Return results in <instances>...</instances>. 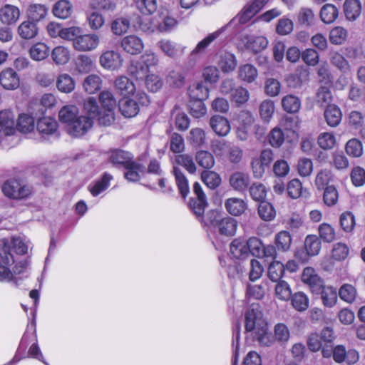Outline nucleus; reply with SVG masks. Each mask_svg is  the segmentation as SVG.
Returning a JSON list of instances; mask_svg holds the SVG:
<instances>
[{
	"label": "nucleus",
	"mask_w": 365,
	"mask_h": 365,
	"mask_svg": "<svg viewBox=\"0 0 365 365\" xmlns=\"http://www.w3.org/2000/svg\"><path fill=\"white\" fill-rule=\"evenodd\" d=\"M318 294H321L324 306L332 307L336 304L337 302V292L335 288L330 286H324V283H322Z\"/></svg>",
	"instance_id": "2f4dec72"
},
{
	"label": "nucleus",
	"mask_w": 365,
	"mask_h": 365,
	"mask_svg": "<svg viewBox=\"0 0 365 365\" xmlns=\"http://www.w3.org/2000/svg\"><path fill=\"white\" fill-rule=\"evenodd\" d=\"M270 0H250L240 16V22L245 24L257 14Z\"/></svg>",
	"instance_id": "a211bd4d"
},
{
	"label": "nucleus",
	"mask_w": 365,
	"mask_h": 365,
	"mask_svg": "<svg viewBox=\"0 0 365 365\" xmlns=\"http://www.w3.org/2000/svg\"><path fill=\"white\" fill-rule=\"evenodd\" d=\"M250 181L249 175L243 172H235L230 178V185L236 190H245Z\"/></svg>",
	"instance_id": "37998d69"
},
{
	"label": "nucleus",
	"mask_w": 365,
	"mask_h": 365,
	"mask_svg": "<svg viewBox=\"0 0 365 365\" xmlns=\"http://www.w3.org/2000/svg\"><path fill=\"white\" fill-rule=\"evenodd\" d=\"M258 214L264 221H271L274 219L276 212L272 205L267 201H262L258 206Z\"/></svg>",
	"instance_id": "680f3d73"
},
{
	"label": "nucleus",
	"mask_w": 365,
	"mask_h": 365,
	"mask_svg": "<svg viewBox=\"0 0 365 365\" xmlns=\"http://www.w3.org/2000/svg\"><path fill=\"white\" fill-rule=\"evenodd\" d=\"M339 15L337 8L331 4L324 5L320 11V17L322 21L327 24L334 22Z\"/></svg>",
	"instance_id": "09e8293b"
},
{
	"label": "nucleus",
	"mask_w": 365,
	"mask_h": 365,
	"mask_svg": "<svg viewBox=\"0 0 365 365\" xmlns=\"http://www.w3.org/2000/svg\"><path fill=\"white\" fill-rule=\"evenodd\" d=\"M48 12V7L41 4H31L27 9L29 19L36 24L43 20L46 17Z\"/></svg>",
	"instance_id": "c85d7f7f"
},
{
	"label": "nucleus",
	"mask_w": 365,
	"mask_h": 365,
	"mask_svg": "<svg viewBox=\"0 0 365 365\" xmlns=\"http://www.w3.org/2000/svg\"><path fill=\"white\" fill-rule=\"evenodd\" d=\"M349 255V247L343 242L334 244L331 250V259L336 262L345 260Z\"/></svg>",
	"instance_id": "4d7b16f0"
},
{
	"label": "nucleus",
	"mask_w": 365,
	"mask_h": 365,
	"mask_svg": "<svg viewBox=\"0 0 365 365\" xmlns=\"http://www.w3.org/2000/svg\"><path fill=\"white\" fill-rule=\"evenodd\" d=\"M99 63L106 70L117 71L122 67L123 58L119 52L113 50H106L101 54Z\"/></svg>",
	"instance_id": "1a4fd4ad"
},
{
	"label": "nucleus",
	"mask_w": 365,
	"mask_h": 365,
	"mask_svg": "<svg viewBox=\"0 0 365 365\" xmlns=\"http://www.w3.org/2000/svg\"><path fill=\"white\" fill-rule=\"evenodd\" d=\"M189 95L195 101H204L209 96V90L202 83H197L189 88Z\"/></svg>",
	"instance_id": "3c124183"
},
{
	"label": "nucleus",
	"mask_w": 365,
	"mask_h": 365,
	"mask_svg": "<svg viewBox=\"0 0 365 365\" xmlns=\"http://www.w3.org/2000/svg\"><path fill=\"white\" fill-rule=\"evenodd\" d=\"M217 64L223 73L232 72L237 66L236 57L230 52H222L219 55Z\"/></svg>",
	"instance_id": "cd10ccee"
},
{
	"label": "nucleus",
	"mask_w": 365,
	"mask_h": 365,
	"mask_svg": "<svg viewBox=\"0 0 365 365\" xmlns=\"http://www.w3.org/2000/svg\"><path fill=\"white\" fill-rule=\"evenodd\" d=\"M314 165L311 159L307 158H299L297 164V170L299 175L302 178L309 177L313 172Z\"/></svg>",
	"instance_id": "338daca9"
},
{
	"label": "nucleus",
	"mask_w": 365,
	"mask_h": 365,
	"mask_svg": "<svg viewBox=\"0 0 365 365\" xmlns=\"http://www.w3.org/2000/svg\"><path fill=\"white\" fill-rule=\"evenodd\" d=\"M158 15L161 19L158 23V30L160 32H169L173 29L177 24V20L170 15L168 9L165 6H160Z\"/></svg>",
	"instance_id": "412c9836"
},
{
	"label": "nucleus",
	"mask_w": 365,
	"mask_h": 365,
	"mask_svg": "<svg viewBox=\"0 0 365 365\" xmlns=\"http://www.w3.org/2000/svg\"><path fill=\"white\" fill-rule=\"evenodd\" d=\"M58 128L56 120L49 116L42 117L36 123V129L43 138L57 136Z\"/></svg>",
	"instance_id": "f8f14e48"
},
{
	"label": "nucleus",
	"mask_w": 365,
	"mask_h": 365,
	"mask_svg": "<svg viewBox=\"0 0 365 365\" xmlns=\"http://www.w3.org/2000/svg\"><path fill=\"white\" fill-rule=\"evenodd\" d=\"M51 58L57 65H65L71 58V52L68 48L63 46L55 47L51 51Z\"/></svg>",
	"instance_id": "58836bf2"
},
{
	"label": "nucleus",
	"mask_w": 365,
	"mask_h": 365,
	"mask_svg": "<svg viewBox=\"0 0 365 365\" xmlns=\"http://www.w3.org/2000/svg\"><path fill=\"white\" fill-rule=\"evenodd\" d=\"M133 6L143 15L153 14L158 9L157 0H133Z\"/></svg>",
	"instance_id": "f704fd0d"
},
{
	"label": "nucleus",
	"mask_w": 365,
	"mask_h": 365,
	"mask_svg": "<svg viewBox=\"0 0 365 365\" xmlns=\"http://www.w3.org/2000/svg\"><path fill=\"white\" fill-rule=\"evenodd\" d=\"M302 59L307 66L314 67L319 62V54L315 48H307L302 51Z\"/></svg>",
	"instance_id": "774afa93"
},
{
	"label": "nucleus",
	"mask_w": 365,
	"mask_h": 365,
	"mask_svg": "<svg viewBox=\"0 0 365 365\" xmlns=\"http://www.w3.org/2000/svg\"><path fill=\"white\" fill-rule=\"evenodd\" d=\"M123 50L130 55H138L144 48L143 40L136 35H128L123 38L120 42Z\"/></svg>",
	"instance_id": "4468645a"
},
{
	"label": "nucleus",
	"mask_w": 365,
	"mask_h": 365,
	"mask_svg": "<svg viewBox=\"0 0 365 365\" xmlns=\"http://www.w3.org/2000/svg\"><path fill=\"white\" fill-rule=\"evenodd\" d=\"M212 130L219 136H226L230 132V124L228 120L221 115H213L210 120Z\"/></svg>",
	"instance_id": "5701e85b"
},
{
	"label": "nucleus",
	"mask_w": 365,
	"mask_h": 365,
	"mask_svg": "<svg viewBox=\"0 0 365 365\" xmlns=\"http://www.w3.org/2000/svg\"><path fill=\"white\" fill-rule=\"evenodd\" d=\"M331 63L341 71L346 73L350 71L351 66L344 56L337 51H331L329 53Z\"/></svg>",
	"instance_id": "c03bdc74"
},
{
	"label": "nucleus",
	"mask_w": 365,
	"mask_h": 365,
	"mask_svg": "<svg viewBox=\"0 0 365 365\" xmlns=\"http://www.w3.org/2000/svg\"><path fill=\"white\" fill-rule=\"evenodd\" d=\"M227 211L232 215L237 216L242 214L247 205L245 202L240 198L232 197L226 200L225 204Z\"/></svg>",
	"instance_id": "e433bc0d"
},
{
	"label": "nucleus",
	"mask_w": 365,
	"mask_h": 365,
	"mask_svg": "<svg viewBox=\"0 0 365 365\" xmlns=\"http://www.w3.org/2000/svg\"><path fill=\"white\" fill-rule=\"evenodd\" d=\"M16 128L15 115L10 110L0 112V140L2 138L13 135Z\"/></svg>",
	"instance_id": "9b49d317"
},
{
	"label": "nucleus",
	"mask_w": 365,
	"mask_h": 365,
	"mask_svg": "<svg viewBox=\"0 0 365 365\" xmlns=\"http://www.w3.org/2000/svg\"><path fill=\"white\" fill-rule=\"evenodd\" d=\"M0 84L6 90H16L20 86L19 76L12 68H5L0 73Z\"/></svg>",
	"instance_id": "2eb2a0df"
},
{
	"label": "nucleus",
	"mask_w": 365,
	"mask_h": 365,
	"mask_svg": "<svg viewBox=\"0 0 365 365\" xmlns=\"http://www.w3.org/2000/svg\"><path fill=\"white\" fill-rule=\"evenodd\" d=\"M29 54L33 60L42 61L48 57L49 48L46 43L39 42L30 48Z\"/></svg>",
	"instance_id": "8fccbe9b"
},
{
	"label": "nucleus",
	"mask_w": 365,
	"mask_h": 365,
	"mask_svg": "<svg viewBox=\"0 0 365 365\" xmlns=\"http://www.w3.org/2000/svg\"><path fill=\"white\" fill-rule=\"evenodd\" d=\"M344 9L346 19L354 21L361 14V3L359 0H346L344 4Z\"/></svg>",
	"instance_id": "4c0bfd02"
},
{
	"label": "nucleus",
	"mask_w": 365,
	"mask_h": 365,
	"mask_svg": "<svg viewBox=\"0 0 365 365\" xmlns=\"http://www.w3.org/2000/svg\"><path fill=\"white\" fill-rule=\"evenodd\" d=\"M27 266L28 262L16 257L11 252L9 241L4 240L0 249V282L14 281L15 276L24 273Z\"/></svg>",
	"instance_id": "f03ea898"
},
{
	"label": "nucleus",
	"mask_w": 365,
	"mask_h": 365,
	"mask_svg": "<svg viewBox=\"0 0 365 365\" xmlns=\"http://www.w3.org/2000/svg\"><path fill=\"white\" fill-rule=\"evenodd\" d=\"M245 329L261 346H269L274 343L268 332V325L258 304H252L245 314Z\"/></svg>",
	"instance_id": "f257e3e1"
},
{
	"label": "nucleus",
	"mask_w": 365,
	"mask_h": 365,
	"mask_svg": "<svg viewBox=\"0 0 365 365\" xmlns=\"http://www.w3.org/2000/svg\"><path fill=\"white\" fill-rule=\"evenodd\" d=\"M20 16V9L15 5L6 4L0 8V21L4 25H14Z\"/></svg>",
	"instance_id": "ddd939ff"
},
{
	"label": "nucleus",
	"mask_w": 365,
	"mask_h": 365,
	"mask_svg": "<svg viewBox=\"0 0 365 365\" xmlns=\"http://www.w3.org/2000/svg\"><path fill=\"white\" fill-rule=\"evenodd\" d=\"M225 29V27H222L221 29L209 34L206 37L200 41L191 51V56L204 54L209 46L222 34Z\"/></svg>",
	"instance_id": "4be33fe9"
},
{
	"label": "nucleus",
	"mask_w": 365,
	"mask_h": 365,
	"mask_svg": "<svg viewBox=\"0 0 365 365\" xmlns=\"http://www.w3.org/2000/svg\"><path fill=\"white\" fill-rule=\"evenodd\" d=\"M329 38L331 44L341 45L348 38V31L342 26H335L329 31Z\"/></svg>",
	"instance_id": "864d4df0"
},
{
	"label": "nucleus",
	"mask_w": 365,
	"mask_h": 365,
	"mask_svg": "<svg viewBox=\"0 0 365 365\" xmlns=\"http://www.w3.org/2000/svg\"><path fill=\"white\" fill-rule=\"evenodd\" d=\"M334 175L328 169H323L317 173L314 183L318 190H323L334 181Z\"/></svg>",
	"instance_id": "49530a36"
},
{
	"label": "nucleus",
	"mask_w": 365,
	"mask_h": 365,
	"mask_svg": "<svg viewBox=\"0 0 365 365\" xmlns=\"http://www.w3.org/2000/svg\"><path fill=\"white\" fill-rule=\"evenodd\" d=\"M18 130L24 133H29L34 129V119L28 114H21L16 123Z\"/></svg>",
	"instance_id": "bf43d9fd"
},
{
	"label": "nucleus",
	"mask_w": 365,
	"mask_h": 365,
	"mask_svg": "<svg viewBox=\"0 0 365 365\" xmlns=\"http://www.w3.org/2000/svg\"><path fill=\"white\" fill-rule=\"evenodd\" d=\"M56 87L61 93H70L74 91L76 82L69 74L61 73L57 77Z\"/></svg>",
	"instance_id": "c9c22d12"
},
{
	"label": "nucleus",
	"mask_w": 365,
	"mask_h": 365,
	"mask_svg": "<svg viewBox=\"0 0 365 365\" xmlns=\"http://www.w3.org/2000/svg\"><path fill=\"white\" fill-rule=\"evenodd\" d=\"M93 125V121L90 118L79 115L67 126V132L73 137L79 138L87 133Z\"/></svg>",
	"instance_id": "9d476101"
},
{
	"label": "nucleus",
	"mask_w": 365,
	"mask_h": 365,
	"mask_svg": "<svg viewBox=\"0 0 365 365\" xmlns=\"http://www.w3.org/2000/svg\"><path fill=\"white\" fill-rule=\"evenodd\" d=\"M342 114L340 109L335 105H329L324 111V118L331 127L337 126L341 120Z\"/></svg>",
	"instance_id": "ea45409f"
},
{
	"label": "nucleus",
	"mask_w": 365,
	"mask_h": 365,
	"mask_svg": "<svg viewBox=\"0 0 365 365\" xmlns=\"http://www.w3.org/2000/svg\"><path fill=\"white\" fill-rule=\"evenodd\" d=\"M113 176L108 173H105L103 177L96 181L93 185L89 186V190L93 196L96 197L106 190L110 185V182Z\"/></svg>",
	"instance_id": "de8ad7c7"
},
{
	"label": "nucleus",
	"mask_w": 365,
	"mask_h": 365,
	"mask_svg": "<svg viewBox=\"0 0 365 365\" xmlns=\"http://www.w3.org/2000/svg\"><path fill=\"white\" fill-rule=\"evenodd\" d=\"M274 287V294L281 301H288L292 297V289L289 284L284 280L277 282Z\"/></svg>",
	"instance_id": "6e6d98bb"
},
{
	"label": "nucleus",
	"mask_w": 365,
	"mask_h": 365,
	"mask_svg": "<svg viewBox=\"0 0 365 365\" xmlns=\"http://www.w3.org/2000/svg\"><path fill=\"white\" fill-rule=\"evenodd\" d=\"M78 108L73 105L63 106L59 111V120L66 124V127L71 124L78 115Z\"/></svg>",
	"instance_id": "79ce46f5"
},
{
	"label": "nucleus",
	"mask_w": 365,
	"mask_h": 365,
	"mask_svg": "<svg viewBox=\"0 0 365 365\" xmlns=\"http://www.w3.org/2000/svg\"><path fill=\"white\" fill-rule=\"evenodd\" d=\"M83 111L86 118H90L93 122L95 119L98 120V117L103 115V111L99 110L96 99L93 97H89L84 101Z\"/></svg>",
	"instance_id": "7c9ffc66"
},
{
	"label": "nucleus",
	"mask_w": 365,
	"mask_h": 365,
	"mask_svg": "<svg viewBox=\"0 0 365 365\" xmlns=\"http://www.w3.org/2000/svg\"><path fill=\"white\" fill-rule=\"evenodd\" d=\"M100 36L96 33L79 34L73 44L74 50L78 52H90L97 49L100 45Z\"/></svg>",
	"instance_id": "6e6552de"
},
{
	"label": "nucleus",
	"mask_w": 365,
	"mask_h": 365,
	"mask_svg": "<svg viewBox=\"0 0 365 365\" xmlns=\"http://www.w3.org/2000/svg\"><path fill=\"white\" fill-rule=\"evenodd\" d=\"M293 307L298 312H304L309 307V299L307 296L301 292L292 294L290 298Z\"/></svg>",
	"instance_id": "69168bd1"
},
{
	"label": "nucleus",
	"mask_w": 365,
	"mask_h": 365,
	"mask_svg": "<svg viewBox=\"0 0 365 365\" xmlns=\"http://www.w3.org/2000/svg\"><path fill=\"white\" fill-rule=\"evenodd\" d=\"M135 98L138 102L128 98H125L120 102L119 109L125 117L132 118L135 116L139 111V105L145 106L149 103L148 96L143 91H137Z\"/></svg>",
	"instance_id": "423d86ee"
},
{
	"label": "nucleus",
	"mask_w": 365,
	"mask_h": 365,
	"mask_svg": "<svg viewBox=\"0 0 365 365\" xmlns=\"http://www.w3.org/2000/svg\"><path fill=\"white\" fill-rule=\"evenodd\" d=\"M250 98V92L242 86H238L235 88L230 95L231 101L237 106L243 105Z\"/></svg>",
	"instance_id": "0e129e2a"
},
{
	"label": "nucleus",
	"mask_w": 365,
	"mask_h": 365,
	"mask_svg": "<svg viewBox=\"0 0 365 365\" xmlns=\"http://www.w3.org/2000/svg\"><path fill=\"white\" fill-rule=\"evenodd\" d=\"M282 106L287 113H297L301 107V101L298 97L294 95H287L282 99Z\"/></svg>",
	"instance_id": "603ef678"
},
{
	"label": "nucleus",
	"mask_w": 365,
	"mask_h": 365,
	"mask_svg": "<svg viewBox=\"0 0 365 365\" xmlns=\"http://www.w3.org/2000/svg\"><path fill=\"white\" fill-rule=\"evenodd\" d=\"M230 255L237 259H245L250 255L247 243L241 238L235 239L230 244Z\"/></svg>",
	"instance_id": "a878e982"
},
{
	"label": "nucleus",
	"mask_w": 365,
	"mask_h": 365,
	"mask_svg": "<svg viewBox=\"0 0 365 365\" xmlns=\"http://www.w3.org/2000/svg\"><path fill=\"white\" fill-rule=\"evenodd\" d=\"M158 46L163 53L170 58L176 57L180 53H183L185 48L180 46L168 39H162L158 43Z\"/></svg>",
	"instance_id": "c756f323"
},
{
	"label": "nucleus",
	"mask_w": 365,
	"mask_h": 365,
	"mask_svg": "<svg viewBox=\"0 0 365 365\" xmlns=\"http://www.w3.org/2000/svg\"><path fill=\"white\" fill-rule=\"evenodd\" d=\"M209 222L215 232L227 237L235 235L238 224L237 221L231 217H222L216 211L209 215Z\"/></svg>",
	"instance_id": "7ed1b4c3"
},
{
	"label": "nucleus",
	"mask_w": 365,
	"mask_h": 365,
	"mask_svg": "<svg viewBox=\"0 0 365 365\" xmlns=\"http://www.w3.org/2000/svg\"><path fill=\"white\" fill-rule=\"evenodd\" d=\"M242 42L247 49L258 53L267 47L268 40L263 36L247 35L243 37Z\"/></svg>",
	"instance_id": "6ab92c4d"
},
{
	"label": "nucleus",
	"mask_w": 365,
	"mask_h": 365,
	"mask_svg": "<svg viewBox=\"0 0 365 365\" xmlns=\"http://www.w3.org/2000/svg\"><path fill=\"white\" fill-rule=\"evenodd\" d=\"M53 15L61 19H66L70 17L73 13V6L67 0H60L57 1L53 7Z\"/></svg>",
	"instance_id": "473e14b6"
},
{
	"label": "nucleus",
	"mask_w": 365,
	"mask_h": 365,
	"mask_svg": "<svg viewBox=\"0 0 365 365\" xmlns=\"http://www.w3.org/2000/svg\"><path fill=\"white\" fill-rule=\"evenodd\" d=\"M142 62L133 63L129 67V72L138 79H143L148 73L150 67L155 66L158 63V58L151 51H146L141 56Z\"/></svg>",
	"instance_id": "39448f33"
},
{
	"label": "nucleus",
	"mask_w": 365,
	"mask_h": 365,
	"mask_svg": "<svg viewBox=\"0 0 365 365\" xmlns=\"http://www.w3.org/2000/svg\"><path fill=\"white\" fill-rule=\"evenodd\" d=\"M99 99L103 107V115L98 117V123L105 126L110 125L115 120L114 110L116 108L117 101L109 91L101 92Z\"/></svg>",
	"instance_id": "20e7f679"
},
{
	"label": "nucleus",
	"mask_w": 365,
	"mask_h": 365,
	"mask_svg": "<svg viewBox=\"0 0 365 365\" xmlns=\"http://www.w3.org/2000/svg\"><path fill=\"white\" fill-rule=\"evenodd\" d=\"M193 191L197 195V200H191L190 205L194 213L197 216L201 217L204 214L205 208L207 206L206 197L198 182L194 183Z\"/></svg>",
	"instance_id": "f3484780"
},
{
	"label": "nucleus",
	"mask_w": 365,
	"mask_h": 365,
	"mask_svg": "<svg viewBox=\"0 0 365 365\" xmlns=\"http://www.w3.org/2000/svg\"><path fill=\"white\" fill-rule=\"evenodd\" d=\"M302 281L307 284L312 292L315 294L319 293V290L323 283V280L317 274L315 269L310 267L304 269L302 274Z\"/></svg>",
	"instance_id": "dca6fc26"
},
{
	"label": "nucleus",
	"mask_w": 365,
	"mask_h": 365,
	"mask_svg": "<svg viewBox=\"0 0 365 365\" xmlns=\"http://www.w3.org/2000/svg\"><path fill=\"white\" fill-rule=\"evenodd\" d=\"M38 31L36 24L29 19L21 22L17 28L18 34L25 40L34 38L37 36Z\"/></svg>",
	"instance_id": "bb28decb"
},
{
	"label": "nucleus",
	"mask_w": 365,
	"mask_h": 365,
	"mask_svg": "<svg viewBox=\"0 0 365 365\" xmlns=\"http://www.w3.org/2000/svg\"><path fill=\"white\" fill-rule=\"evenodd\" d=\"M133 159V156L131 153L122 150H112L109 156V160L113 165L124 168L131 165Z\"/></svg>",
	"instance_id": "b1692460"
},
{
	"label": "nucleus",
	"mask_w": 365,
	"mask_h": 365,
	"mask_svg": "<svg viewBox=\"0 0 365 365\" xmlns=\"http://www.w3.org/2000/svg\"><path fill=\"white\" fill-rule=\"evenodd\" d=\"M257 76V68L251 64L247 63L239 68L238 77L245 82L250 83L255 81Z\"/></svg>",
	"instance_id": "a18cd8bd"
},
{
	"label": "nucleus",
	"mask_w": 365,
	"mask_h": 365,
	"mask_svg": "<svg viewBox=\"0 0 365 365\" xmlns=\"http://www.w3.org/2000/svg\"><path fill=\"white\" fill-rule=\"evenodd\" d=\"M1 190L6 197L15 200L27 197L31 194L30 188L17 180L6 181Z\"/></svg>",
	"instance_id": "0eeeda50"
},
{
	"label": "nucleus",
	"mask_w": 365,
	"mask_h": 365,
	"mask_svg": "<svg viewBox=\"0 0 365 365\" xmlns=\"http://www.w3.org/2000/svg\"><path fill=\"white\" fill-rule=\"evenodd\" d=\"M274 103L271 100L263 101L259 106V115L262 120L265 123H269L274 113Z\"/></svg>",
	"instance_id": "052dcab7"
},
{
	"label": "nucleus",
	"mask_w": 365,
	"mask_h": 365,
	"mask_svg": "<svg viewBox=\"0 0 365 365\" xmlns=\"http://www.w3.org/2000/svg\"><path fill=\"white\" fill-rule=\"evenodd\" d=\"M336 143V139L334 133L323 132L317 138V144L323 150H331Z\"/></svg>",
	"instance_id": "13d9d810"
},
{
	"label": "nucleus",
	"mask_w": 365,
	"mask_h": 365,
	"mask_svg": "<svg viewBox=\"0 0 365 365\" xmlns=\"http://www.w3.org/2000/svg\"><path fill=\"white\" fill-rule=\"evenodd\" d=\"M309 72L303 66L298 67L295 72L289 73L285 78V82L289 88H299L307 80Z\"/></svg>",
	"instance_id": "aec40b11"
},
{
	"label": "nucleus",
	"mask_w": 365,
	"mask_h": 365,
	"mask_svg": "<svg viewBox=\"0 0 365 365\" xmlns=\"http://www.w3.org/2000/svg\"><path fill=\"white\" fill-rule=\"evenodd\" d=\"M116 91L123 96L128 97L130 95L135 97L136 88L133 82L126 76H120L115 81Z\"/></svg>",
	"instance_id": "393cba45"
},
{
	"label": "nucleus",
	"mask_w": 365,
	"mask_h": 365,
	"mask_svg": "<svg viewBox=\"0 0 365 365\" xmlns=\"http://www.w3.org/2000/svg\"><path fill=\"white\" fill-rule=\"evenodd\" d=\"M126 172L124 176L126 180L130 182L138 181L141 176L145 174V166L138 162L133 161L131 165L125 168Z\"/></svg>",
	"instance_id": "72a5a7b5"
},
{
	"label": "nucleus",
	"mask_w": 365,
	"mask_h": 365,
	"mask_svg": "<svg viewBox=\"0 0 365 365\" xmlns=\"http://www.w3.org/2000/svg\"><path fill=\"white\" fill-rule=\"evenodd\" d=\"M173 174L180 192L183 197H186L190 190L187 178L183 173L177 167H174Z\"/></svg>",
	"instance_id": "e2e57ef3"
},
{
	"label": "nucleus",
	"mask_w": 365,
	"mask_h": 365,
	"mask_svg": "<svg viewBox=\"0 0 365 365\" xmlns=\"http://www.w3.org/2000/svg\"><path fill=\"white\" fill-rule=\"evenodd\" d=\"M304 247L308 255H317L322 248L320 239H319L316 235H308L305 238Z\"/></svg>",
	"instance_id": "5fc2aeb1"
},
{
	"label": "nucleus",
	"mask_w": 365,
	"mask_h": 365,
	"mask_svg": "<svg viewBox=\"0 0 365 365\" xmlns=\"http://www.w3.org/2000/svg\"><path fill=\"white\" fill-rule=\"evenodd\" d=\"M102 86V79L96 74L88 76L83 82V90L88 94H94L98 91Z\"/></svg>",
	"instance_id": "a19ab883"
}]
</instances>
